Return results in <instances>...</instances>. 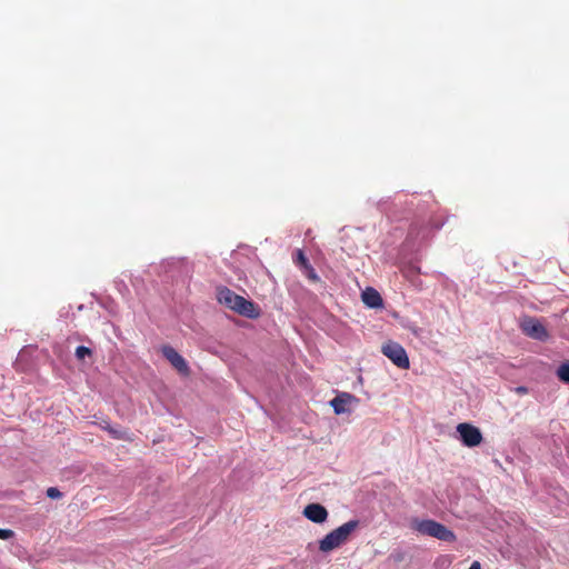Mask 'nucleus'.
<instances>
[{"label":"nucleus","instance_id":"1","mask_svg":"<svg viewBox=\"0 0 569 569\" xmlns=\"http://www.w3.org/2000/svg\"><path fill=\"white\" fill-rule=\"evenodd\" d=\"M217 298L221 305H224L227 308L238 312L241 316L248 318H257L259 316L257 307L253 302L237 295L227 287L218 289Z\"/></svg>","mask_w":569,"mask_h":569},{"label":"nucleus","instance_id":"2","mask_svg":"<svg viewBox=\"0 0 569 569\" xmlns=\"http://www.w3.org/2000/svg\"><path fill=\"white\" fill-rule=\"evenodd\" d=\"M359 527L358 520H350L333 529L319 541L321 552H330L346 543L351 533Z\"/></svg>","mask_w":569,"mask_h":569},{"label":"nucleus","instance_id":"3","mask_svg":"<svg viewBox=\"0 0 569 569\" xmlns=\"http://www.w3.org/2000/svg\"><path fill=\"white\" fill-rule=\"evenodd\" d=\"M413 528L421 535L433 537L441 541L452 542L456 540L453 531L435 520L416 521Z\"/></svg>","mask_w":569,"mask_h":569},{"label":"nucleus","instance_id":"4","mask_svg":"<svg viewBox=\"0 0 569 569\" xmlns=\"http://www.w3.org/2000/svg\"><path fill=\"white\" fill-rule=\"evenodd\" d=\"M382 353L400 369H408L410 361L405 348L395 341H388L381 348Z\"/></svg>","mask_w":569,"mask_h":569},{"label":"nucleus","instance_id":"5","mask_svg":"<svg viewBox=\"0 0 569 569\" xmlns=\"http://www.w3.org/2000/svg\"><path fill=\"white\" fill-rule=\"evenodd\" d=\"M457 432L460 436L461 442L466 447H477L482 440V433L479 428L475 427L471 423L462 422L457 426Z\"/></svg>","mask_w":569,"mask_h":569},{"label":"nucleus","instance_id":"6","mask_svg":"<svg viewBox=\"0 0 569 569\" xmlns=\"http://www.w3.org/2000/svg\"><path fill=\"white\" fill-rule=\"evenodd\" d=\"M522 332L536 340L545 341L548 338V331L545 326L533 317H525L520 322Z\"/></svg>","mask_w":569,"mask_h":569},{"label":"nucleus","instance_id":"7","mask_svg":"<svg viewBox=\"0 0 569 569\" xmlns=\"http://www.w3.org/2000/svg\"><path fill=\"white\" fill-rule=\"evenodd\" d=\"M161 352L179 373L189 376L190 369L187 361L174 348L171 346H163L161 348Z\"/></svg>","mask_w":569,"mask_h":569},{"label":"nucleus","instance_id":"8","mask_svg":"<svg viewBox=\"0 0 569 569\" xmlns=\"http://www.w3.org/2000/svg\"><path fill=\"white\" fill-rule=\"evenodd\" d=\"M293 262L301 268L306 277L312 282H319L320 277L315 268L310 264L308 258L301 249L296 250L293 254Z\"/></svg>","mask_w":569,"mask_h":569},{"label":"nucleus","instance_id":"9","mask_svg":"<svg viewBox=\"0 0 569 569\" xmlns=\"http://www.w3.org/2000/svg\"><path fill=\"white\" fill-rule=\"evenodd\" d=\"M303 516L312 522L322 523L328 518V511L320 503H309L303 509Z\"/></svg>","mask_w":569,"mask_h":569},{"label":"nucleus","instance_id":"10","mask_svg":"<svg viewBox=\"0 0 569 569\" xmlns=\"http://www.w3.org/2000/svg\"><path fill=\"white\" fill-rule=\"evenodd\" d=\"M353 401H357L355 396L347 392H342L335 397L330 401V405L333 408L336 415H341L348 411V406Z\"/></svg>","mask_w":569,"mask_h":569},{"label":"nucleus","instance_id":"11","mask_svg":"<svg viewBox=\"0 0 569 569\" xmlns=\"http://www.w3.org/2000/svg\"><path fill=\"white\" fill-rule=\"evenodd\" d=\"M361 297L363 303L370 308H379L383 303L380 293L373 288H367Z\"/></svg>","mask_w":569,"mask_h":569},{"label":"nucleus","instance_id":"12","mask_svg":"<svg viewBox=\"0 0 569 569\" xmlns=\"http://www.w3.org/2000/svg\"><path fill=\"white\" fill-rule=\"evenodd\" d=\"M557 376L561 381L569 383V363L561 365L557 370Z\"/></svg>","mask_w":569,"mask_h":569},{"label":"nucleus","instance_id":"13","mask_svg":"<svg viewBox=\"0 0 569 569\" xmlns=\"http://www.w3.org/2000/svg\"><path fill=\"white\" fill-rule=\"evenodd\" d=\"M92 355V350L84 346H79L76 349V358L78 360H84L86 357H90Z\"/></svg>","mask_w":569,"mask_h":569},{"label":"nucleus","instance_id":"14","mask_svg":"<svg viewBox=\"0 0 569 569\" xmlns=\"http://www.w3.org/2000/svg\"><path fill=\"white\" fill-rule=\"evenodd\" d=\"M47 496L50 499H59V498H61L62 493L60 492V490L58 488L50 487L47 489Z\"/></svg>","mask_w":569,"mask_h":569},{"label":"nucleus","instance_id":"15","mask_svg":"<svg viewBox=\"0 0 569 569\" xmlns=\"http://www.w3.org/2000/svg\"><path fill=\"white\" fill-rule=\"evenodd\" d=\"M13 537V531L10 529H0V539H9Z\"/></svg>","mask_w":569,"mask_h":569},{"label":"nucleus","instance_id":"16","mask_svg":"<svg viewBox=\"0 0 569 569\" xmlns=\"http://www.w3.org/2000/svg\"><path fill=\"white\" fill-rule=\"evenodd\" d=\"M469 569H481L480 562L473 561L471 563V566L469 567Z\"/></svg>","mask_w":569,"mask_h":569},{"label":"nucleus","instance_id":"17","mask_svg":"<svg viewBox=\"0 0 569 569\" xmlns=\"http://www.w3.org/2000/svg\"><path fill=\"white\" fill-rule=\"evenodd\" d=\"M518 390H519L520 392H523V391H525V388H522V387H521V388H519Z\"/></svg>","mask_w":569,"mask_h":569}]
</instances>
